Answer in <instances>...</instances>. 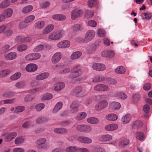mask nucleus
Masks as SVG:
<instances>
[{
	"label": "nucleus",
	"instance_id": "nucleus-1",
	"mask_svg": "<svg viewBox=\"0 0 152 152\" xmlns=\"http://www.w3.org/2000/svg\"><path fill=\"white\" fill-rule=\"evenodd\" d=\"M83 73V71L80 66H75L71 69V72L69 75L70 78H75L80 76Z\"/></svg>",
	"mask_w": 152,
	"mask_h": 152
},
{
	"label": "nucleus",
	"instance_id": "nucleus-2",
	"mask_svg": "<svg viewBox=\"0 0 152 152\" xmlns=\"http://www.w3.org/2000/svg\"><path fill=\"white\" fill-rule=\"evenodd\" d=\"M64 34V31L63 30L53 32L48 35V38L52 40H57L60 39L62 37Z\"/></svg>",
	"mask_w": 152,
	"mask_h": 152
},
{
	"label": "nucleus",
	"instance_id": "nucleus-3",
	"mask_svg": "<svg viewBox=\"0 0 152 152\" xmlns=\"http://www.w3.org/2000/svg\"><path fill=\"white\" fill-rule=\"evenodd\" d=\"M95 35V32L93 30H88L86 33L83 39H80L82 42L87 43L91 41Z\"/></svg>",
	"mask_w": 152,
	"mask_h": 152
},
{
	"label": "nucleus",
	"instance_id": "nucleus-4",
	"mask_svg": "<svg viewBox=\"0 0 152 152\" xmlns=\"http://www.w3.org/2000/svg\"><path fill=\"white\" fill-rule=\"evenodd\" d=\"M83 11L81 10L75 9L71 12V17L72 20H75L82 15Z\"/></svg>",
	"mask_w": 152,
	"mask_h": 152
},
{
	"label": "nucleus",
	"instance_id": "nucleus-5",
	"mask_svg": "<svg viewBox=\"0 0 152 152\" xmlns=\"http://www.w3.org/2000/svg\"><path fill=\"white\" fill-rule=\"evenodd\" d=\"M47 140L45 138H39L37 140L36 143L37 145V148L40 149H44L45 147L44 144L46 142Z\"/></svg>",
	"mask_w": 152,
	"mask_h": 152
},
{
	"label": "nucleus",
	"instance_id": "nucleus-6",
	"mask_svg": "<svg viewBox=\"0 0 152 152\" xmlns=\"http://www.w3.org/2000/svg\"><path fill=\"white\" fill-rule=\"evenodd\" d=\"M108 104L107 102L103 100L98 103L95 106V109L96 111H100L104 109Z\"/></svg>",
	"mask_w": 152,
	"mask_h": 152
},
{
	"label": "nucleus",
	"instance_id": "nucleus-7",
	"mask_svg": "<svg viewBox=\"0 0 152 152\" xmlns=\"http://www.w3.org/2000/svg\"><path fill=\"white\" fill-rule=\"evenodd\" d=\"M3 135L5 137L4 139L5 141L9 142L16 137L17 135V133L16 132H12L4 134Z\"/></svg>",
	"mask_w": 152,
	"mask_h": 152
},
{
	"label": "nucleus",
	"instance_id": "nucleus-8",
	"mask_svg": "<svg viewBox=\"0 0 152 152\" xmlns=\"http://www.w3.org/2000/svg\"><path fill=\"white\" fill-rule=\"evenodd\" d=\"M37 66L36 64L31 63L27 64L26 66L25 69L27 72H33L37 70Z\"/></svg>",
	"mask_w": 152,
	"mask_h": 152
},
{
	"label": "nucleus",
	"instance_id": "nucleus-9",
	"mask_svg": "<svg viewBox=\"0 0 152 152\" xmlns=\"http://www.w3.org/2000/svg\"><path fill=\"white\" fill-rule=\"evenodd\" d=\"M70 43L67 40H63L59 42L57 45L58 47L61 48H67L69 47Z\"/></svg>",
	"mask_w": 152,
	"mask_h": 152
},
{
	"label": "nucleus",
	"instance_id": "nucleus-10",
	"mask_svg": "<svg viewBox=\"0 0 152 152\" xmlns=\"http://www.w3.org/2000/svg\"><path fill=\"white\" fill-rule=\"evenodd\" d=\"M92 67L94 69L98 71H104L106 69L104 64L100 63L94 64Z\"/></svg>",
	"mask_w": 152,
	"mask_h": 152
},
{
	"label": "nucleus",
	"instance_id": "nucleus-11",
	"mask_svg": "<svg viewBox=\"0 0 152 152\" xmlns=\"http://www.w3.org/2000/svg\"><path fill=\"white\" fill-rule=\"evenodd\" d=\"M101 55L103 57L112 58L114 56L115 54L112 50H105L102 52Z\"/></svg>",
	"mask_w": 152,
	"mask_h": 152
},
{
	"label": "nucleus",
	"instance_id": "nucleus-12",
	"mask_svg": "<svg viewBox=\"0 0 152 152\" xmlns=\"http://www.w3.org/2000/svg\"><path fill=\"white\" fill-rule=\"evenodd\" d=\"M112 138V136L110 134L102 135L99 137L98 141L101 142H107L110 140Z\"/></svg>",
	"mask_w": 152,
	"mask_h": 152
},
{
	"label": "nucleus",
	"instance_id": "nucleus-13",
	"mask_svg": "<svg viewBox=\"0 0 152 152\" xmlns=\"http://www.w3.org/2000/svg\"><path fill=\"white\" fill-rule=\"evenodd\" d=\"M61 58V53L60 52L55 53L52 58V61L53 64H56L59 61Z\"/></svg>",
	"mask_w": 152,
	"mask_h": 152
},
{
	"label": "nucleus",
	"instance_id": "nucleus-14",
	"mask_svg": "<svg viewBox=\"0 0 152 152\" xmlns=\"http://www.w3.org/2000/svg\"><path fill=\"white\" fill-rule=\"evenodd\" d=\"M77 140L79 142L85 144H90L92 142L91 139L85 137H79L77 138Z\"/></svg>",
	"mask_w": 152,
	"mask_h": 152
},
{
	"label": "nucleus",
	"instance_id": "nucleus-15",
	"mask_svg": "<svg viewBox=\"0 0 152 152\" xmlns=\"http://www.w3.org/2000/svg\"><path fill=\"white\" fill-rule=\"evenodd\" d=\"M65 86L64 83L62 82L57 83L54 85V90L56 91H59L63 89Z\"/></svg>",
	"mask_w": 152,
	"mask_h": 152
},
{
	"label": "nucleus",
	"instance_id": "nucleus-16",
	"mask_svg": "<svg viewBox=\"0 0 152 152\" xmlns=\"http://www.w3.org/2000/svg\"><path fill=\"white\" fill-rule=\"evenodd\" d=\"M54 28V26L53 24H50L44 28L42 31L43 34H47L51 31Z\"/></svg>",
	"mask_w": 152,
	"mask_h": 152
},
{
	"label": "nucleus",
	"instance_id": "nucleus-17",
	"mask_svg": "<svg viewBox=\"0 0 152 152\" xmlns=\"http://www.w3.org/2000/svg\"><path fill=\"white\" fill-rule=\"evenodd\" d=\"M13 13V10L11 9H8L4 10L1 16L4 18L10 17Z\"/></svg>",
	"mask_w": 152,
	"mask_h": 152
},
{
	"label": "nucleus",
	"instance_id": "nucleus-18",
	"mask_svg": "<svg viewBox=\"0 0 152 152\" xmlns=\"http://www.w3.org/2000/svg\"><path fill=\"white\" fill-rule=\"evenodd\" d=\"M118 127V125L116 124H111L106 125L104 128L107 131H111L116 129Z\"/></svg>",
	"mask_w": 152,
	"mask_h": 152
},
{
	"label": "nucleus",
	"instance_id": "nucleus-19",
	"mask_svg": "<svg viewBox=\"0 0 152 152\" xmlns=\"http://www.w3.org/2000/svg\"><path fill=\"white\" fill-rule=\"evenodd\" d=\"M142 19V20H148L152 18V13L147 12H146L142 13L141 14Z\"/></svg>",
	"mask_w": 152,
	"mask_h": 152
},
{
	"label": "nucleus",
	"instance_id": "nucleus-20",
	"mask_svg": "<svg viewBox=\"0 0 152 152\" xmlns=\"http://www.w3.org/2000/svg\"><path fill=\"white\" fill-rule=\"evenodd\" d=\"M52 18L56 20H65L66 17L64 15L56 14L53 15L52 16Z\"/></svg>",
	"mask_w": 152,
	"mask_h": 152
},
{
	"label": "nucleus",
	"instance_id": "nucleus-21",
	"mask_svg": "<svg viewBox=\"0 0 152 152\" xmlns=\"http://www.w3.org/2000/svg\"><path fill=\"white\" fill-rule=\"evenodd\" d=\"M63 103L61 102H58L55 106L53 111V113H56L60 110L63 106Z\"/></svg>",
	"mask_w": 152,
	"mask_h": 152
},
{
	"label": "nucleus",
	"instance_id": "nucleus-22",
	"mask_svg": "<svg viewBox=\"0 0 152 152\" xmlns=\"http://www.w3.org/2000/svg\"><path fill=\"white\" fill-rule=\"evenodd\" d=\"M131 116L129 114H126L121 119V121L124 124L129 123L131 121Z\"/></svg>",
	"mask_w": 152,
	"mask_h": 152
},
{
	"label": "nucleus",
	"instance_id": "nucleus-23",
	"mask_svg": "<svg viewBox=\"0 0 152 152\" xmlns=\"http://www.w3.org/2000/svg\"><path fill=\"white\" fill-rule=\"evenodd\" d=\"M49 74L47 73H43L40 74L36 76L35 78L37 80H42L47 78Z\"/></svg>",
	"mask_w": 152,
	"mask_h": 152
},
{
	"label": "nucleus",
	"instance_id": "nucleus-24",
	"mask_svg": "<svg viewBox=\"0 0 152 152\" xmlns=\"http://www.w3.org/2000/svg\"><path fill=\"white\" fill-rule=\"evenodd\" d=\"M25 139L23 136H19L17 137L15 139L14 143L17 145H19L23 143Z\"/></svg>",
	"mask_w": 152,
	"mask_h": 152
},
{
	"label": "nucleus",
	"instance_id": "nucleus-25",
	"mask_svg": "<svg viewBox=\"0 0 152 152\" xmlns=\"http://www.w3.org/2000/svg\"><path fill=\"white\" fill-rule=\"evenodd\" d=\"M45 24V22L42 20H39L37 22L34 24V26L37 29H41L43 28Z\"/></svg>",
	"mask_w": 152,
	"mask_h": 152
},
{
	"label": "nucleus",
	"instance_id": "nucleus-26",
	"mask_svg": "<svg viewBox=\"0 0 152 152\" xmlns=\"http://www.w3.org/2000/svg\"><path fill=\"white\" fill-rule=\"evenodd\" d=\"M82 54V53L80 51L75 52L71 55L70 58L73 60L77 59L80 57Z\"/></svg>",
	"mask_w": 152,
	"mask_h": 152
},
{
	"label": "nucleus",
	"instance_id": "nucleus-27",
	"mask_svg": "<svg viewBox=\"0 0 152 152\" xmlns=\"http://www.w3.org/2000/svg\"><path fill=\"white\" fill-rule=\"evenodd\" d=\"M87 121L88 123L94 124H97L99 122L98 119L94 117H91L88 118Z\"/></svg>",
	"mask_w": 152,
	"mask_h": 152
},
{
	"label": "nucleus",
	"instance_id": "nucleus-28",
	"mask_svg": "<svg viewBox=\"0 0 152 152\" xmlns=\"http://www.w3.org/2000/svg\"><path fill=\"white\" fill-rule=\"evenodd\" d=\"M105 79V77L103 75H97L93 78L92 81L93 82H100L104 81Z\"/></svg>",
	"mask_w": 152,
	"mask_h": 152
},
{
	"label": "nucleus",
	"instance_id": "nucleus-29",
	"mask_svg": "<svg viewBox=\"0 0 152 152\" xmlns=\"http://www.w3.org/2000/svg\"><path fill=\"white\" fill-rule=\"evenodd\" d=\"M17 57V55L15 52H11L7 54L5 56L6 59L7 60H11L15 59Z\"/></svg>",
	"mask_w": 152,
	"mask_h": 152
},
{
	"label": "nucleus",
	"instance_id": "nucleus-30",
	"mask_svg": "<svg viewBox=\"0 0 152 152\" xmlns=\"http://www.w3.org/2000/svg\"><path fill=\"white\" fill-rule=\"evenodd\" d=\"M49 120L48 118L44 116H41L38 117L36 120L37 123L42 124L47 122Z\"/></svg>",
	"mask_w": 152,
	"mask_h": 152
},
{
	"label": "nucleus",
	"instance_id": "nucleus-31",
	"mask_svg": "<svg viewBox=\"0 0 152 152\" xmlns=\"http://www.w3.org/2000/svg\"><path fill=\"white\" fill-rule=\"evenodd\" d=\"M33 9V7L31 5H28L24 8L22 10V12L24 14L29 13L32 11Z\"/></svg>",
	"mask_w": 152,
	"mask_h": 152
},
{
	"label": "nucleus",
	"instance_id": "nucleus-32",
	"mask_svg": "<svg viewBox=\"0 0 152 152\" xmlns=\"http://www.w3.org/2000/svg\"><path fill=\"white\" fill-rule=\"evenodd\" d=\"M52 94L48 93H46L41 96V99L43 100H50L52 99Z\"/></svg>",
	"mask_w": 152,
	"mask_h": 152
},
{
	"label": "nucleus",
	"instance_id": "nucleus-33",
	"mask_svg": "<svg viewBox=\"0 0 152 152\" xmlns=\"http://www.w3.org/2000/svg\"><path fill=\"white\" fill-rule=\"evenodd\" d=\"M10 5V1L9 0H4L0 4V8L3 9L8 7Z\"/></svg>",
	"mask_w": 152,
	"mask_h": 152
},
{
	"label": "nucleus",
	"instance_id": "nucleus-34",
	"mask_svg": "<svg viewBox=\"0 0 152 152\" xmlns=\"http://www.w3.org/2000/svg\"><path fill=\"white\" fill-rule=\"evenodd\" d=\"M10 73V70L9 69H5L0 71V77H4L8 75Z\"/></svg>",
	"mask_w": 152,
	"mask_h": 152
},
{
	"label": "nucleus",
	"instance_id": "nucleus-35",
	"mask_svg": "<svg viewBox=\"0 0 152 152\" xmlns=\"http://www.w3.org/2000/svg\"><path fill=\"white\" fill-rule=\"evenodd\" d=\"M87 114L85 112H82L77 114L75 119L77 120L80 121L86 118Z\"/></svg>",
	"mask_w": 152,
	"mask_h": 152
},
{
	"label": "nucleus",
	"instance_id": "nucleus-36",
	"mask_svg": "<svg viewBox=\"0 0 152 152\" xmlns=\"http://www.w3.org/2000/svg\"><path fill=\"white\" fill-rule=\"evenodd\" d=\"M106 119L109 121H115L117 119L118 116L117 115L111 114L107 115L106 116Z\"/></svg>",
	"mask_w": 152,
	"mask_h": 152
},
{
	"label": "nucleus",
	"instance_id": "nucleus-37",
	"mask_svg": "<svg viewBox=\"0 0 152 152\" xmlns=\"http://www.w3.org/2000/svg\"><path fill=\"white\" fill-rule=\"evenodd\" d=\"M129 143V140L127 139H125L119 143L118 146L120 148H124L126 146L128 145Z\"/></svg>",
	"mask_w": 152,
	"mask_h": 152
},
{
	"label": "nucleus",
	"instance_id": "nucleus-38",
	"mask_svg": "<svg viewBox=\"0 0 152 152\" xmlns=\"http://www.w3.org/2000/svg\"><path fill=\"white\" fill-rule=\"evenodd\" d=\"M21 75V74L20 72H17L12 75L10 76V79L12 81L15 80L19 79Z\"/></svg>",
	"mask_w": 152,
	"mask_h": 152
},
{
	"label": "nucleus",
	"instance_id": "nucleus-39",
	"mask_svg": "<svg viewBox=\"0 0 152 152\" xmlns=\"http://www.w3.org/2000/svg\"><path fill=\"white\" fill-rule=\"evenodd\" d=\"M125 69L122 66L117 67L115 70L116 73L118 74H123L125 72Z\"/></svg>",
	"mask_w": 152,
	"mask_h": 152
},
{
	"label": "nucleus",
	"instance_id": "nucleus-40",
	"mask_svg": "<svg viewBox=\"0 0 152 152\" xmlns=\"http://www.w3.org/2000/svg\"><path fill=\"white\" fill-rule=\"evenodd\" d=\"M96 45H93L88 47L86 50L88 53L90 54L93 53L96 49Z\"/></svg>",
	"mask_w": 152,
	"mask_h": 152
},
{
	"label": "nucleus",
	"instance_id": "nucleus-41",
	"mask_svg": "<svg viewBox=\"0 0 152 152\" xmlns=\"http://www.w3.org/2000/svg\"><path fill=\"white\" fill-rule=\"evenodd\" d=\"M54 132L57 134H62L66 133L67 130L64 128H57L54 129Z\"/></svg>",
	"mask_w": 152,
	"mask_h": 152
},
{
	"label": "nucleus",
	"instance_id": "nucleus-42",
	"mask_svg": "<svg viewBox=\"0 0 152 152\" xmlns=\"http://www.w3.org/2000/svg\"><path fill=\"white\" fill-rule=\"evenodd\" d=\"M45 107V105L44 103H40L36 105L35 108L37 111L40 112Z\"/></svg>",
	"mask_w": 152,
	"mask_h": 152
},
{
	"label": "nucleus",
	"instance_id": "nucleus-43",
	"mask_svg": "<svg viewBox=\"0 0 152 152\" xmlns=\"http://www.w3.org/2000/svg\"><path fill=\"white\" fill-rule=\"evenodd\" d=\"M144 134L142 132H137L135 134L136 138L139 140H143L144 138Z\"/></svg>",
	"mask_w": 152,
	"mask_h": 152
},
{
	"label": "nucleus",
	"instance_id": "nucleus-44",
	"mask_svg": "<svg viewBox=\"0 0 152 152\" xmlns=\"http://www.w3.org/2000/svg\"><path fill=\"white\" fill-rule=\"evenodd\" d=\"M111 107L113 109H119L121 107V104L119 103L116 102H113L111 104Z\"/></svg>",
	"mask_w": 152,
	"mask_h": 152
},
{
	"label": "nucleus",
	"instance_id": "nucleus-45",
	"mask_svg": "<svg viewBox=\"0 0 152 152\" xmlns=\"http://www.w3.org/2000/svg\"><path fill=\"white\" fill-rule=\"evenodd\" d=\"M78 151V148L76 146H69L66 149V152H76Z\"/></svg>",
	"mask_w": 152,
	"mask_h": 152
},
{
	"label": "nucleus",
	"instance_id": "nucleus-46",
	"mask_svg": "<svg viewBox=\"0 0 152 152\" xmlns=\"http://www.w3.org/2000/svg\"><path fill=\"white\" fill-rule=\"evenodd\" d=\"M25 85V82L23 81L18 82L15 84V86L18 89H21L23 88Z\"/></svg>",
	"mask_w": 152,
	"mask_h": 152
},
{
	"label": "nucleus",
	"instance_id": "nucleus-47",
	"mask_svg": "<svg viewBox=\"0 0 152 152\" xmlns=\"http://www.w3.org/2000/svg\"><path fill=\"white\" fill-rule=\"evenodd\" d=\"M14 93L10 91H6L3 94V96L7 98H11L14 95Z\"/></svg>",
	"mask_w": 152,
	"mask_h": 152
},
{
	"label": "nucleus",
	"instance_id": "nucleus-48",
	"mask_svg": "<svg viewBox=\"0 0 152 152\" xmlns=\"http://www.w3.org/2000/svg\"><path fill=\"white\" fill-rule=\"evenodd\" d=\"M82 88L78 87L74 89L72 91V94L73 95H76L80 93L82 91Z\"/></svg>",
	"mask_w": 152,
	"mask_h": 152
},
{
	"label": "nucleus",
	"instance_id": "nucleus-49",
	"mask_svg": "<svg viewBox=\"0 0 152 152\" xmlns=\"http://www.w3.org/2000/svg\"><path fill=\"white\" fill-rule=\"evenodd\" d=\"M116 96L121 99H125L127 97V96L125 93L121 92L116 93Z\"/></svg>",
	"mask_w": 152,
	"mask_h": 152
},
{
	"label": "nucleus",
	"instance_id": "nucleus-50",
	"mask_svg": "<svg viewBox=\"0 0 152 152\" xmlns=\"http://www.w3.org/2000/svg\"><path fill=\"white\" fill-rule=\"evenodd\" d=\"M35 18V17L34 15H30L27 17L25 20V22L26 23H28L33 21Z\"/></svg>",
	"mask_w": 152,
	"mask_h": 152
},
{
	"label": "nucleus",
	"instance_id": "nucleus-51",
	"mask_svg": "<svg viewBox=\"0 0 152 152\" xmlns=\"http://www.w3.org/2000/svg\"><path fill=\"white\" fill-rule=\"evenodd\" d=\"M34 97V94H28L25 97L24 100L25 102H29L32 100Z\"/></svg>",
	"mask_w": 152,
	"mask_h": 152
},
{
	"label": "nucleus",
	"instance_id": "nucleus-52",
	"mask_svg": "<svg viewBox=\"0 0 152 152\" xmlns=\"http://www.w3.org/2000/svg\"><path fill=\"white\" fill-rule=\"evenodd\" d=\"M72 28L74 31H78L83 29V26L79 24H76L73 26Z\"/></svg>",
	"mask_w": 152,
	"mask_h": 152
},
{
	"label": "nucleus",
	"instance_id": "nucleus-53",
	"mask_svg": "<svg viewBox=\"0 0 152 152\" xmlns=\"http://www.w3.org/2000/svg\"><path fill=\"white\" fill-rule=\"evenodd\" d=\"M84 129L83 132L89 133L91 132L92 130V127L89 125L84 124Z\"/></svg>",
	"mask_w": 152,
	"mask_h": 152
},
{
	"label": "nucleus",
	"instance_id": "nucleus-54",
	"mask_svg": "<svg viewBox=\"0 0 152 152\" xmlns=\"http://www.w3.org/2000/svg\"><path fill=\"white\" fill-rule=\"evenodd\" d=\"M140 96L138 94H135L133 96L132 101L134 103H135L138 101L140 99Z\"/></svg>",
	"mask_w": 152,
	"mask_h": 152
},
{
	"label": "nucleus",
	"instance_id": "nucleus-55",
	"mask_svg": "<svg viewBox=\"0 0 152 152\" xmlns=\"http://www.w3.org/2000/svg\"><path fill=\"white\" fill-rule=\"evenodd\" d=\"M76 102L74 103H72L71 105V107L72 108L71 110V112L72 113H76L78 111V109L77 106H75V103Z\"/></svg>",
	"mask_w": 152,
	"mask_h": 152
},
{
	"label": "nucleus",
	"instance_id": "nucleus-56",
	"mask_svg": "<svg viewBox=\"0 0 152 152\" xmlns=\"http://www.w3.org/2000/svg\"><path fill=\"white\" fill-rule=\"evenodd\" d=\"M28 48L27 46L24 45H21L18 47L17 50L20 52H22L26 50Z\"/></svg>",
	"mask_w": 152,
	"mask_h": 152
},
{
	"label": "nucleus",
	"instance_id": "nucleus-57",
	"mask_svg": "<svg viewBox=\"0 0 152 152\" xmlns=\"http://www.w3.org/2000/svg\"><path fill=\"white\" fill-rule=\"evenodd\" d=\"M13 34L12 31L10 29L6 30L4 33V35L6 37L8 38L11 36Z\"/></svg>",
	"mask_w": 152,
	"mask_h": 152
},
{
	"label": "nucleus",
	"instance_id": "nucleus-58",
	"mask_svg": "<svg viewBox=\"0 0 152 152\" xmlns=\"http://www.w3.org/2000/svg\"><path fill=\"white\" fill-rule=\"evenodd\" d=\"M43 45L41 44L35 47L33 49L34 52H38L42 50L44 48Z\"/></svg>",
	"mask_w": 152,
	"mask_h": 152
},
{
	"label": "nucleus",
	"instance_id": "nucleus-59",
	"mask_svg": "<svg viewBox=\"0 0 152 152\" xmlns=\"http://www.w3.org/2000/svg\"><path fill=\"white\" fill-rule=\"evenodd\" d=\"M24 110L25 107L23 106H18L15 108L14 112L16 113L21 112L23 111Z\"/></svg>",
	"mask_w": 152,
	"mask_h": 152
},
{
	"label": "nucleus",
	"instance_id": "nucleus-60",
	"mask_svg": "<svg viewBox=\"0 0 152 152\" xmlns=\"http://www.w3.org/2000/svg\"><path fill=\"white\" fill-rule=\"evenodd\" d=\"M98 36L100 37H104L105 34V32L103 29L101 28L99 29L98 30L97 32Z\"/></svg>",
	"mask_w": 152,
	"mask_h": 152
},
{
	"label": "nucleus",
	"instance_id": "nucleus-61",
	"mask_svg": "<svg viewBox=\"0 0 152 152\" xmlns=\"http://www.w3.org/2000/svg\"><path fill=\"white\" fill-rule=\"evenodd\" d=\"M142 125V122L140 121H136L133 123V125L134 126V127H141Z\"/></svg>",
	"mask_w": 152,
	"mask_h": 152
},
{
	"label": "nucleus",
	"instance_id": "nucleus-62",
	"mask_svg": "<svg viewBox=\"0 0 152 152\" xmlns=\"http://www.w3.org/2000/svg\"><path fill=\"white\" fill-rule=\"evenodd\" d=\"M84 128V124H81L77 125L76 126V129L78 131L83 132Z\"/></svg>",
	"mask_w": 152,
	"mask_h": 152
},
{
	"label": "nucleus",
	"instance_id": "nucleus-63",
	"mask_svg": "<svg viewBox=\"0 0 152 152\" xmlns=\"http://www.w3.org/2000/svg\"><path fill=\"white\" fill-rule=\"evenodd\" d=\"M85 13L86 17L88 18L92 17L94 15L93 12L90 10L86 11Z\"/></svg>",
	"mask_w": 152,
	"mask_h": 152
},
{
	"label": "nucleus",
	"instance_id": "nucleus-64",
	"mask_svg": "<svg viewBox=\"0 0 152 152\" xmlns=\"http://www.w3.org/2000/svg\"><path fill=\"white\" fill-rule=\"evenodd\" d=\"M96 3V0H88V5L89 7H92L94 5H95Z\"/></svg>",
	"mask_w": 152,
	"mask_h": 152
}]
</instances>
